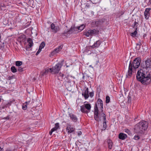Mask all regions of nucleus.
<instances>
[{"label": "nucleus", "instance_id": "72a5a7b5", "mask_svg": "<svg viewBox=\"0 0 151 151\" xmlns=\"http://www.w3.org/2000/svg\"><path fill=\"white\" fill-rule=\"evenodd\" d=\"M11 69L13 73H15L17 71V70L14 66H12Z\"/></svg>", "mask_w": 151, "mask_h": 151}, {"label": "nucleus", "instance_id": "7c9ffc66", "mask_svg": "<svg viewBox=\"0 0 151 151\" xmlns=\"http://www.w3.org/2000/svg\"><path fill=\"white\" fill-rule=\"evenodd\" d=\"M22 63L21 61H17L16 62L15 64L17 66H20L22 64Z\"/></svg>", "mask_w": 151, "mask_h": 151}, {"label": "nucleus", "instance_id": "603ef678", "mask_svg": "<svg viewBox=\"0 0 151 151\" xmlns=\"http://www.w3.org/2000/svg\"><path fill=\"white\" fill-rule=\"evenodd\" d=\"M128 100H129L130 99L131 97L130 96H128Z\"/></svg>", "mask_w": 151, "mask_h": 151}, {"label": "nucleus", "instance_id": "dca6fc26", "mask_svg": "<svg viewBox=\"0 0 151 151\" xmlns=\"http://www.w3.org/2000/svg\"><path fill=\"white\" fill-rule=\"evenodd\" d=\"M101 43V42L99 40H97L91 47L92 48H94L95 47H99Z\"/></svg>", "mask_w": 151, "mask_h": 151}, {"label": "nucleus", "instance_id": "4c0bfd02", "mask_svg": "<svg viewBox=\"0 0 151 151\" xmlns=\"http://www.w3.org/2000/svg\"><path fill=\"white\" fill-rule=\"evenodd\" d=\"M67 32H68L69 34H72L73 33H74L73 31V29H72V27H71L69 30L67 31Z\"/></svg>", "mask_w": 151, "mask_h": 151}, {"label": "nucleus", "instance_id": "6ab92c4d", "mask_svg": "<svg viewBox=\"0 0 151 151\" xmlns=\"http://www.w3.org/2000/svg\"><path fill=\"white\" fill-rule=\"evenodd\" d=\"M12 102V101H10L7 103L6 104H3L2 105V108L4 109L5 108L7 107L8 106H10Z\"/></svg>", "mask_w": 151, "mask_h": 151}, {"label": "nucleus", "instance_id": "7ed1b4c3", "mask_svg": "<svg viewBox=\"0 0 151 151\" xmlns=\"http://www.w3.org/2000/svg\"><path fill=\"white\" fill-rule=\"evenodd\" d=\"M141 63L140 58L139 57L136 58L132 62H130L127 74L126 77L130 78L131 77L132 73V68L134 69L138 68L140 65Z\"/></svg>", "mask_w": 151, "mask_h": 151}, {"label": "nucleus", "instance_id": "412c9836", "mask_svg": "<svg viewBox=\"0 0 151 151\" xmlns=\"http://www.w3.org/2000/svg\"><path fill=\"white\" fill-rule=\"evenodd\" d=\"M84 35L87 37H91L92 36L91 29L88 30L84 32Z\"/></svg>", "mask_w": 151, "mask_h": 151}, {"label": "nucleus", "instance_id": "6e6d98bb", "mask_svg": "<svg viewBox=\"0 0 151 151\" xmlns=\"http://www.w3.org/2000/svg\"><path fill=\"white\" fill-rule=\"evenodd\" d=\"M150 3H151V2H150Z\"/></svg>", "mask_w": 151, "mask_h": 151}, {"label": "nucleus", "instance_id": "473e14b6", "mask_svg": "<svg viewBox=\"0 0 151 151\" xmlns=\"http://www.w3.org/2000/svg\"><path fill=\"white\" fill-rule=\"evenodd\" d=\"M110 101V97L108 96H106V103L107 104L109 103Z\"/></svg>", "mask_w": 151, "mask_h": 151}, {"label": "nucleus", "instance_id": "c03bdc74", "mask_svg": "<svg viewBox=\"0 0 151 151\" xmlns=\"http://www.w3.org/2000/svg\"><path fill=\"white\" fill-rule=\"evenodd\" d=\"M67 31H64V32H63V34L65 35L66 34H69V32H67Z\"/></svg>", "mask_w": 151, "mask_h": 151}, {"label": "nucleus", "instance_id": "f03ea898", "mask_svg": "<svg viewBox=\"0 0 151 151\" xmlns=\"http://www.w3.org/2000/svg\"><path fill=\"white\" fill-rule=\"evenodd\" d=\"M98 106L100 108L101 111L100 113L101 114V113H103V101L100 99H99L97 100V104L94 106V119L96 121L99 122L101 120V119L100 116V114L99 113Z\"/></svg>", "mask_w": 151, "mask_h": 151}, {"label": "nucleus", "instance_id": "ea45409f", "mask_svg": "<svg viewBox=\"0 0 151 151\" xmlns=\"http://www.w3.org/2000/svg\"><path fill=\"white\" fill-rule=\"evenodd\" d=\"M23 68H22L21 67H19L18 68V70L20 72H21L23 70Z\"/></svg>", "mask_w": 151, "mask_h": 151}, {"label": "nucleus", "instance_id": "9b49d317", "mask_svg": "<svg viewBox=\"0 0 151 151\" xmlns=\"http://www.w3.org/2000/svg\"><path fill=\"white\" fill-rule=\"evenodd\" d=\"M100 116L101 117L102 116L103 117L104 122H103V127L105 129H106V116L104 113H102L100 115Z\"/></svg>", "mask_w": 151, "mask_h": 151}, {"label": "nucleus", "instance_id": "aec40b11", "mask_svg": "<svg viewBox=\"0 0 151 151\" xmlns=\"http://www.w3.org/2000/svg\"><path fill=\"white\" fill-rule=\"evenodd\" d=\"M106 142L108 144L109 148L110 149H111L113 145L112 141L110 139H108Z\"/></svg>", "mask_w": 151, "mask_h": 151}, {"label": "nucleus", "instance_id": "b1692460", "mask_svg": "<svg viewBox=\"0 0 151 151\" xmlns=\"http://www.w3.org/2000/svg\"><path fill=\"white\" fill-rule=\"evenodd\" d=\"M77 27L78 29V32H80L84 29L85 26L83 24H82L80 26H78Z\"/></svg>", "mask_w": 151, "mask_h": 151}, {"label": "nucleus", "instance_id": "8fccbe9b", "mask_svg": "<svg viewBox=\"0 0 151 151\" xmlns=\"http://www.w3.org/2000/svg\"><path fill=\"white\" fill-rule=\"evenodd\" d=\"M0 151H3V150L2 148H1V147H0Z\"/></svg>", "mask_w": 151, "mask_h": 151}, {"label": "nucleus", "instance_id": "f704fd0d", "mask_svg": "<svg viewBox=\"0 0 151 151\" xmlns=\"http://www.w3.org/2000/svg\"><path fill=\"white\" fill-rule=\"evenodd\" d=\"M72 29H73L74 33H76V32H78L77 27H72Z\"/></svg>", "mask_w": 151, "mask_h": 151}, {"label": "nucleus", "instance_id": "58836bf2", "mask_svg": "<svg viewBox=\"0 0 151 151\" xmlns=\"http://www.w3.org/2000/svg\"><path fill=\"white\" fill-rule=\"evenodd\" d=\"M138 25V23L135 21V22H134V25L133 27L135 29V28L137 27V26Z\"/></svg>", "mask_w": 151, "mask_h": 151}, {"label": "nucleus", "instance_id": "423d86ee", "mask_svg": "<svg viewBox=\"0 0 151 151\" xmlns=\"http://www.w3.org/2000/svg\"><path fill=\"white\" fill-rule=\"evenodd\" d=\"M134 129L135 132L136 133L143 134L145 132L142 128L137 124L135 125Z\"/></svg>", "mask_w": 151, "mask_h": 151}, {"label": "nucleus", "instance_id": "c9c22d12", "mask_svg": "<svg viewBox=\"0 0 151 151\" xmlns=\"http://www.w3.org/2000/svg\"><path fill=\"white\" fill-rule=\"evenodd\" d=\"M140 138V137L138 135H135L133 139L135 140H138Z\"/></svg>", "mask_w": 151, "mask_h": 151}, {"label": "nucleus", "instance_id": "2eb2a0df", "mask_svg": "<svg viewBox=\"0 0 151 151\" xmlns=\"http://www.w3.org/2000/svg\"><path fill=\"white\" fill-rule=\"evenodd\" d=\"M27 42L28 43V47H27L26 50H27V48H30L33 45V43L32 42V40L30 38H29L27 39Z\"/></svg>", "mask_w": 151, "mask_h": 151}, {"label": "nucleus", "instance_id": "a211bd4d", "mask_svg": "<svg viewBox=\"0 0 151 151\" xmlns=\"http://www.w3.org/2000/svg\"><path fill=\"white\" fill-rule=\"evenodd\" d=\"M66 130L68 133H70L74 132L75 129L71 127L70 126H68L66 128Z\"/></svg>", "mask_w": 151, "mask_h": 151}, {"label": "nucleus", "instance_id": "a18cd8bd", "mask_svg": "<svg viewBox=\"0 0 151 151\" xmlns=\"http://www.w3.org/2000/svg\"><path fill=\"white\" fill-rule=\"evenodd\" d=\"M81 134H82V132H81V131H79L78 132V135H80Z\"/></svg>", "mask_w": 151, "mask_h": 151}, {"label": "nucleus", "instance_id": "3c124183", "mask_svg": "<svg viewBox=\"0 0 151 151\" xmlns=\"http://www.w3.org/2000/svg\"><path fill=\"white\" fill-rule=\"evenodd\" d=\"M20 37H22L23 38H25V36L24 35H23L20 36Z\"/></svg>", "mask_w": 151, "mask_h": 151}, {"label": "nucleus", "instance_id": "2f4dec72", "mask_svg": "<svg viewBox=\"0 0 151 151\" xmlns=\"http://www.w3.org/2000/svg\"><path fill=\"white\" fill-rule=\"evenodd\" d=\"M49 72H50L51 73H52V68H49V69H47V70H46L43 73L44 74H45L46 73H47Z\"/></svg>", "mask_w": 151, "mask_h": 151}, {"label": "nucleus", "instance_id": "de8ad7c7", "mask_svg": "<svg viewBox=\"0 0 151 151\" xmlns=\"http://www.w3.org/2000/svg\"><path fill=\"white\" fill-rule=\"evenodd\" d=\"M5 119H9V116H7L6 117H5L4 118Z\"/></svg>", "mask_w": 151, "mask_h": 151}, {"label": "nucleus", "instance_id": "864d4df0", "mask_svg": "<svg viewBox=\"0 0 151 151\" xmlns=\"http://www.w3.org/2000/svg\"><path fill=\"white\" fill-rule=\"evenodd\" d=\"M6 151H10V150H7Z\"/></svg>", "mask_w": 151, "mask_h": 151}, {"label": "nucleus", "instance_id": "f3484780", "mask_svg": "<svg viewBox=\"0 0 151 151\" xmlns=\"http://www.w3.org/2000/svg\"><path fill=\"white\" fill-rule=\"evenodd\" d=\"M127 137V135L122 133H120L119 135V138L122 140H124Z\"/></svg>", "mask_w": 151, "mask_h": 151}, {"label": "nucleus", "instance_id": "5fc2aeb1", "mask_svg": "<svg viewBox=\"0 0 151 151\" xmlns=\"http://www.w3.org/2000/svg\"><path fill=\"white\" fill-rule=\"evenodd\" d=\"M145 69V71H146V70H147V69H145V68H143V69Z\"/></svg>", "mask_w": 151, "mask_h": 151}, {"label": "nucleus", "instance_id": "09e8293b", "mask_svg": "<svg viewBox=\"0 0 151 151\" xmlns=\"http://www.w3.org/2000/svg\"><path fill=\"white\" fill-rule=\"evenodd\" d=\"M146 36H147L146 34H144L143 35V37L144 38L145 37H146Z\"/></svg>", "mask_w": 151, "mask_h": 151}, {"label": "nucleus", "instance_id": "5701e85b", "mask_svg": "<svg viewBox=\"0 0 151 151\" xmlns=\"http://www.w3.org/2000/svg\"><path fill=\"white\" fill-rule=\"evenodd\" d=\"M91 31L92 36L96 35L99 33V31L95 29H91Z\"/></svg>", "mask_w": 151, "mask_h": 151}, {"label": "nucleus", "instance_id": "a19ab883", "mask_svg": "<svg viewBox=\"0 0 151 151\" xmlns=\"http://www.w3.org/2000/svg\"><path fill=\"white\" fill-rule=\"evenodd\" d=\"M99 0H92V2L93 4H96L99 2Z\"/></svg>", "mask_w": 151, "mask_h": 151}, {"label": "nucleus", "instance_id": "f257e3e1", "mask_svg": "<svg viewBox=\"0 0 151 151\" xmlns=\"http://www.w3.org/2000/svg\"><path fill=\"white\" fill-rule=\"evenodd\" d=\"M136 78L137 80L144 85H147L151 82V76L149 72L145 69H141L138 71Z\"/></svg>", "mask_w": 151, "mask_h": 151}, {"label": "nucleus", "instance_id": "20e7f679", "mask_svg": "<svg viewBox=\"0 0 151 151\" xmlns=\"http://www.w3.org/2000/svg\"><path fill=\"white\" fill-rule=\"evenodd\" d=\"M71 76H66L61 73H59L58 75V80L62 81L63 79H65V81L67 83L66 84L70 83V81L69 80Z\"/></svg>", "mask_w": 151, "mask_h": 151}, {"label": "nucleus", "instance_id": "cd10ccee", "mask_svg": "<svg viewBox=\"0 0 151 151\" xmlns=\"http://www.w3.org/2000/svg\"><path fill=\"white\" fill-rule=\"evenodd\" d=\"M59 123H57L55 124V126L54 128H52L51 130L53 132L56 131L59 127Z\"/></svg>", "mask_w": 151, "mask_h": 151}, {"label": "nucleus", "instance_id": "e433bc0d", "mask_svg": "<svg viewBox=\"0 0 151 151\" xmlns=\"http://www.w3.org/2000/svg\"><path fill=\"white\" fill-rule=\"evenodd\" d=\"M124 131L126 133H127L129 135H130V134H131V132L128 129H124Z\"/></svg>", "mask_w": 151, "mask_h": 151}, {"label": "nucleus", "instance_id": "c756f323", "mask_svg": "<svg viewBox=\"0 0 151 151\" xmlns=\"http://www.w3.org/2000/svg\"><path fill=\"white\" fill-rule=\"evenodd\" d=\"M45 43L44 42H42L40 44V45L39 48L40 49L42 50V49L45 46Z\"/></svg>", "mask_w": 151, "mask_h": 151}, {"label": "nucleus", "instance_id": "79ce46f5", "mask_svg": "<svg viewBox=\"0 0 151 151\" xmlns=\"http://www.w3.org/2000/svg\"><path fill=\"white\" fill-rule=\"evenodd\" d=\"M94 95V93L93 92H91L89 93V96L91 98Z\"/></svg>", "mask_w": 151, "mask_h": 151}, {"label": "nucleus", "instance_id": "c85d7f7f", "mask_svg": "<svg viewBox=\"0 0 151 151\" xmlns=\"http://www.w3.org/2000/svg\"><path fill=\"white\" fill-rule=\"evenodd\" d=\"M93 23H94L96 26H98L101 24L102 22L100 20H98L96 21H94Z\"/></svg>", "mask_w": 151, "mask_h": 151}, {"label": "nucleus", "instance_id": "bb28decb", "mask_svg": "<svg viewBox=\"0 0 151 151\" xmlns=\"http://www.w3.org/2000/svg\"><path fill=\"white\" fill-rule=\"evenodd\" d=\"M29 101L28 102H25L26 104H23L22 105V109L23 110L26 109H27V105L29 104Z\"/></svg>", "mask_w": 151, "mask_h": 151}, {"label": "nucleus", "instance_id": "6e6552de", "mask_svg": "<svg viewBox=\"0 0 151 151\" xmlns=\"http://www.w3.org/2000/svg\"><path fill=\"white\" fill-rule=\"evenodd\" d=\"M50 28L52 30V32L54 33H56L60 29V28L58 26H55V24L53 23L51 24Z\"/></svg>", "mask_w": 151, "mask_h": 151}, {"label": "nucleus", "instance_id": "49530a36", "mask_svg": "<svg viewBox=\"0 0 151 151\" xmlns=\"http://www.w3.org/2000/svg\"><path fill=\"white\" fill-rule=\"evenodd\" d=\"M53 132L51 130V131L49 132L50 135H51Z\"/></svg>", "mask_w": 151, "mask_h": 151}, {"label": "nucleus", "instance_id": "a878e982", "mask_svg": "<svg viewBox=\"0 0 151 151\" xmlns=\"http://www.w3.org/2000/svg\"><path fill=\"white\" fill-rule=\"evenodd\" d=\"M84 106L87 110L89 111L91 108V106L89 104H84Z\"/></svg>", "mask_w": 151, "mask_h": 151}, {"label": "nucleus", "instance_id": "1a4fd4ad", "mask_svg": "<svg viewBox=\"0 0 151 151\" xmlns=\"http://www.w3.org/2000/svg\"><path fill=\"white\" fill-rule=\"evenodd\" d=\"M63 47V46L62 45H60L58 48L55 49L53 51L51 52V55H53L55 54L58 53L61 50Z\"/></svg>", "mask_w": 151, "mask_h": 151}, {"label": "nucleus", "instance_id": "9d476101", "mask_svg": "<svg viewBox=\"0 0 151 151\" xmlns=\"http://www.w3.org/2000/svg\"><path fill=\"white\" fill-rule=\"evenodd\" d=\"M89 91L88 88H86V89L82 92V95L83 96L85 99H88L89 96Z\"/></svg>", "mask_w": 151, "mask_h": 151}, {"label": "nucleus", "instance_id": "ddd939ff", "mask_svg": "<svg viewBox=\"0 0 151 151\" xmlns=\"http://www.w3.org/2000/svg\"><path fill=\"white\" fill-rule=\"evenodd\" d=\"M69 116L72 121L74 122H76L78 119L76 116L72 113H70L69 114Z\"/></svg>", "mask_w": 151, "mask_h": 151}, {"label": "nucleus", "instance_id": "4be33fe9", "mask_svg": "<svg viewBox=\"0 0 151 151\" xmlns=\"http://www.w3.org/2000/svg\"><path fill=\"white\" fill-rule=\"evenodd\" d=\"M81 110L82 112L85 113H87L89 112V111L86 109L84 105L81 106Z\"/></svg>", "mask_w": 151, "mask_h": 151}, {"label": "nucleus", "instance_id": "37998d69", "mask_svg": "<svg viewBox=\"0 0 151 151\" xmlns=\"http://www.w3.org/2000/svg\"><path fill=\"white\" fill-rule=\"evenodd\" d=\"M41 50H42L40 49V48H39V49H38V50L37 52H36V55H38V54L39 53L41 52Z\"/></svg>", "mask_w": 151, "mask_h": 151}, {"label": "nucleus", "instance_id": "f8f14e48", "mask_svg": "<svg viewBox=\"0 0 151 151\" xmlns=\"http://www.w3.org/2000/svg\"><path fill=\"white\" fill-rule=\"evenodd\" d=\"M145 65L146 69L151 68V58L147 59L145 61Z\"/></svg>", "mask_w": 151, "mask_h": 151}, {"label": "nucleus", "instance_id": "0eeeda50", "mask_svg": "<svg viewBox=\"0 0 151 151\" xmlns=\"http://www.w3.org/2000/svg\"><path fill=\"white\" fill-rule=\"evenodd\" d=\"M137 124L142 128V129H143V130L145 132L146 130L148 127V123L147 122L145 121H142L139 123H138Z\"/></svg>", "mask_w": 151, "mask_h": 151}, {"label": "nucleus", "instance_id": "393cba45", "mask_svg": "<svg viewBox=\"0 0 151 151\" xmlns=\"http://www.w3.org/2000/svg\"><path fill=\"white\" fill-rule=\"evenodd\" d=\"M137 27L135 28L134 31L133 32H131L130 33V35L133 37H135L137 33Z\"/></svg>", "mask_w": 151, "mask_h": 151}, {"label": "nucleus", "instance_id": "4468645a", "mask_svg": "<svg viewBox=\"0 0 151 151\" xmlns=\"http://www.w3.org/2000/svg\"><path fill=\"white\" fill-rule=\"evenodd\" d=\"M151 10L150 8H146L144 13L145 17L146 19H148L150 15L149 11Z\"/></svg>", "mask_w": 151, "mask_h": 151}, {"label": "nucleus", "instance_id": "39448f33", "mask_svg": "<svg viewBox=\"0 0 151 151\" xmlns=\"http://www.w3.org/2000/svg\"><path fill=\"white\" fill-rule=\"evenodd\" d=\"M62 65L63 64L61 63L57 64L52 68V73H58Z\"/></svg>", "mask_w": 151, "mask_h": 151}]
</instances>
